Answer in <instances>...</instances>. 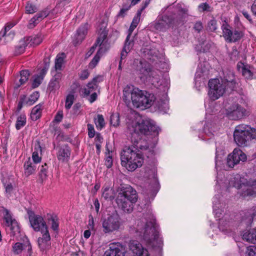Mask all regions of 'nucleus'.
Returning a JSON list of instances; mask_svg holds the SVG:
<instances>
[{
	"label": "nucleus",
	"mask_w": 256,
	"mask_h": 256,
	"mask_svg": "<svg viewBox=\"0 0 256 256\" xmlns=\"http://www.w3.org/2000/svg\"><path fill=\"white\" fill-rule=\"evenodd\" d=\"M203 25L201 22H196L194 26V30L198 32H200L203 29Z\"/></svg>",
	"instance_id": "obj_58"
},
{
	"label": "nucleus",
	"mask_w": 256,
	"mask_h": 256,
	"mask_svg": "<svg viewBox=\"0 0 256 256\" xmlns=\"http://www.w3.org/2000/svg\"><path fill=\"white\" fill-rule=\"evenodd\" d=\"M102 231L105 234H112L118 231L122 225L119 215L115 212L108 214L102 220Z\"/></svg>",
	"instance_id": "obj_11"
},
{
	"label": "nucleus",
	"mask_w": 256,
	"mask_h": 256,
	"mask_svg": "<svg viewBox=\"0 0 256 256\" xmlns=\"http://www.w3.org/2000/svg\"><path fill=\"white\" fill-rule=\"evenodd\" d=\"M129 248L133 256H148V250L137 240H130Z\"/></svg>",
	"instance_id": "obj_18"
},
{
	"label": "nucleus",
	"mask_w": 256,
	"mask_h": 256,
	"mask_svg": "<svg viewBox=\"0 0 256 256\" xmlns=\"http://www.w3.org/2000/svg\"><path fill=\"white\" fill-rule=\"evenodd\" d=\"M94 123L98 129L101 130L105 126L104 120L102 114H98L94 118Z\"/></svg>",
	"instance_id": "obj_39"
},
{
	"label": "nucleus",
	"mask_w": 256,
	"mask_h": 256,
	"mask_svg": "<svg viewBox=\"0 0 256 256\" xmlns=\"http://www.w3.org/2000/svg\"><path fill=\"white\" fill-rule=\"evenodd\" d=\"M28 214L30 226L34 231L38 232L48 227L41 216L36 214L32 211H28Z\"/></svg>",
	"instance_id": "obj_15"
},
{
	"label": "nucleus",
	"mask_w": 256,
	"mask_h": 256,
	"mask_svg": "<svg viewBox=\"0 0 256 256\" xmlns=\"http://www.w3.org/2000/svg\"><path fill=\"white\" fill-rule=\"evenodd\" d=\"M242 238L248 242L256 244V228H252L244 232Z\"/></svg>",
	"instance_id": "obj_24"
},
{
	"label": "nucleus",
	"mask_w": 256,
	"mask_h": 256,
	"mask_svg": "<svg viewBox=\"0 0 256 256\" xmlns=\"http://www.w3.org/2000/svg\"><path fill=\"white\" fill-rule=\"evenodd\" d=\"M136 74L142 82L151 83L155 87L162 85V72L158 70H152L148 64L140 61L136 68Z\"/></svg>",
	"instance_id": "obj_6"
},
{
	"label": "nucleus",
	"mask_w": 256,
	"mask_h": 256,
	"mask_svg": "<svg viewBox=\"0 0 256 256\" xmlns=\"http://www.w3.org/2000/svg\"><path fill=\"white\" fill-rule=\"evenodd\" d=\"M172 22V20L168 16H160L155 22L154 27L158 30L164 31L170 26Z\"/></svg>",
	"instance_id": "obj_19"
},
{
	"label": "nucleus",
	"mask_w": 256,
	"mask_h": 256,
	"mask_svg": "<svg viewBox=\"0 0 256 256\" xmlns=\"http://www.w3.org/2000/svg\"><path fill=\"white\" fill-rule=\"evenodd\" d=\"M88 228L90 230H94V220L92 216V215H90L88 216Z\"/></svg>",
	"instance_id": "obj_62"
},
{
	"label": "nucleus",
	"mask_w": 256,
	"mask_h": 256,
	"mask_svg": "<svg viewBox=\"0 0 256 256\" xmlns=\"http://www.w3.org/2000/svg\"><path fill=\"white\" fill-rule=\"evenodd\" d=\"M207 27L209 30L211 32L215 31L218 28V24L216 20L214 19L210 20L208 23Z\"/></svg>",
	"instance_id": "obj_48"
},
{
	"label": "nucleus",
	"mask_w": 256,
	"mask_h": 256,
	"mask_svg": "<svg viewBox=\"0 0 256 256\" xmlns=\"http://www.w3.org/2000/svg\"><path fill=\"white\" fill-rule=\"evenodd\" d=\"M138 200L136 191L131 186L124 188L116 197L118 206L124 212L130 213L133 210L134 204Z\"/></svg>",
	"instance_id": "obj_7"
},
{
	"label": "nucleus",
	"mask_w": 256,
	"mask_h": 256,
	"mask_svg": "<svg viewBox=\"0 0 256 256\" xmlns=\"http://www.w3.org/2000/svg\"><path fill=\"white\" fill-rule=\"evenodd\" d=\"M102 196L106 200H112L113 198L112 190L108 186L102 188Z\"/></svg>",
	"instance_id": "obj_43"
},
{
	"label": "nucleus",
	"mask_w": 256,
	"mask_h": 256,
	"mask_svg": "<svg viewBox=\"0 0 256 256\" xmlns=\"http://www.w3.org/2000/svg\"><path fill=\"white\" fill-rule=\"evenodd\" d=\"M110 124L114 126H116L120 124V117L118 114H112L110 116Z\"/></svg>",
	"instance_id": "obj_49"
},
{
	"label": "nucleus",
	"mask_w": 256,
	"mask_h": 256,
	"mask_svg": "<svg viewBox=\"0 0 256 256\" xmlns=\"http://www.w3.org/2000/svg\"><path fill=\"white\" fill-rule=\"evenodd\" d=\"M66 55L64 53L60 54L57 55L55 60L54 71H52V73H56L60 72L62 70V67L64 64Z\"/></svg>",
	"instance_id": "obj_25"
},
{
	"label": "nucleus",
	"mask_w": 256,
	"mask_h": 256,
	"mask_svg": "<svg viewBox=\"0 0 256 256\" xmlns=\"http://www.w3.org/2000/svg\"><path fill=\"white\" fill-rule=\"evenodd\" d=\"M212 204L214 213L216 218L219 220L218 228L220 230L227 233V231L231 230L233 222L230 220L228 215H224L220 218L224 212L225 204L220 202L219 197L216 195L213 198Z\"/></svg>",
	"instance_id": "obj_8"
},
{
	"label": "nucleus",
	"mask_w": 256,
	"mask_h": 256,
	"mask_svg": "<svg viewBox=\"0 0 256 256\" xmlns=\"http://www.w3.org/2000/svg\"><path fill=\"white\" fill-rule=\"evenodd\" d=\"M74 96L72 94H69L66 96V100L65 108L68 110L70 109L74 103Z\"/></svg>",
	"instance_id": "obj_47"
},
{
	"label": "nucleus",
	"mask_w": 256,
	"mask_h": 256,
	"mask_svg": "<svg viewBox=\"0 0 256 256\" xmlns=\"http://www.w3.org/2000/svg\"><path fill=\"white\" fill-rule=\"evenodd\" d=\"M126 124L131 134L132 145L126 146L122 150L120 154L121 164L128 171L133 172L140 167L144 162L143 158L138 149L147 150L149 148V144L142 140L140 134L156 136L158 134L159 128L152 120L144 119L136 113L128 116Z\"/></svg>",
	"instance_id": "obj_1"
},
{
	"label": "nucleus",
	"mask_w": 256,
	"mask_h": 256,
	"mask_svg": "<svg viewBox=\"0 0 256 256\" xmlns=\"http://www.w3.org/2000/svg\"><path fill=\"white\" fill-rule=\"evenodd\" d=\"M3 184H4L6 192L7 195V196H11V194L12 193L13 191V186L10 182H8V184L4 183V181H2Z\"/></svg>",
	"instance_id": "obj_51"
},
{
	"label": "nucleus",
	"mask_w": 256,
	"mask_h": 256,
	"mask_svg": "<svg viewBox=\"0 0 256 256\" xmlns=\"http://www.w3.org/2000/svg\"><path fill=\"white\" fill-rule=\"evenodd\" d=\"M42 114V105L39 104L36 106L32 110L30 114L31 118L34 120H36L39 118Z\"/></svg>",
	"instance_id": "obj_30"
},
{
	"label": "nucleus",
	"mask_w": 256,
	"mask_h": 256,
	"mask_svg": "<svg viewBox=\"0 0 256 256\" xmlns=\"http://www.w3.org/2000/svg\"><path fill=\"white\" fill-rule=\"evenodd\" d=\"M140 11H138L136 15L134 17L131 25L136 28L140 21Z\"/></svg>",
	"instance_id": "obj_55"
},
{
	"label": "nucleus",
	"mask_w": 256,
	"mask_h": 256,
	"mask_svg": "<svg viewBox=\"0 0 256 256\" xmlns=\"http://www.w3.org/2000/svg\"><path fill=\"white\" fill-rule=\"evenodd\" d=\"M134 228L138 234L142 237L149 246L160 248L162 240L159 236L158 226L156 222V219L152 214L148 217L138 220Z\"/></svg>",
	"instance_id": "obj_3"
},
{
	"label": "nucleus",
	"mask_w": 256,
	"mask_h": 256,
	"mask_svg": "<svg viewBox=\"0 0 256 256\" xmlns=\"http://www.w3.org/2000/svg\"><path fill=\"white\" fill-rule=\"evenodd\" d=\"M28 44L24 38L20 41L19 44L16 48L15 53L16 54H20L23 53L24 50Z\"/></svg>",
	"instance_id": "obj_35"
},
{
	"label": "nucleus",
	"mask_w": 256,
	"mask_h": 256,
	"mask_svg": "<svg viewBox=\"0 0 256 256\" xmlns=\"http://www.w3.org/2000/svg\"><path fill=\"white\" fill-rule=\"evenodd\" d=\"M89 72L88 70H82L80 74V78L82 80H85L88 78Z\"/></svg>",
	"instance_id": "obj_64"
},
{
	"label": "nucleus",
	"mask_w": 256,
	"mask_h": 256,
	"mask_svg": "<svg viewBox=\"0 0 256 256\" xmlns=\"http://www.w3.org/2000/svg\"><path fill=\"white\" fill-rule=\"evenodd\" d=\"M14 26V24H7L6 26L4 28V32H2V36L6 37H10L11 39H12L14 36V33L10 32L8 34H6V32L12 28Z\"/></svg>",
	"instance_id": "obj_45"
},
{
	"label": "nucleus",
	"mask_w": 256,
	"mask_h": 256,
	"mask_svg": "<svg viewBox=\"0 0 256 256\" xmlns=\"http://www.w3.org/2000/svg\"><path fill=\"white\" fill-rule=\"evenodd\" d=\"M242 186L246 187V190L242 193L243 197L256 196V180H248L244 178H241L239 174L230 176L228 179L225 180L224 182L222 180H218L216 188L227 190L230 187L240 188H242Z\"/></svg>",
	"instance_id": "obj_4"
},
{
	"label": "nucleus",
	"mask_w": 256,
	"mask_h": 256,
	"mask_svg": "<svg viewBox=\"0 0 256 256\" xmlns=\"http://www.w3.org/2000/svg\"><path fill=\"white\" fill-rule=\"evenodd\" d=\"M70 155V150L66 145L63 146L59 148L57 152V158L59 161L62 162H67Z\"/></svg>",
	"instance_id": "obj_21"
},
{
	"label": "nucleus",
	"mask_w": 256,
	"mask_h": 256,
	"mask_svg": "<svg viewBox=\"0 0 256 256\" xmlns=\"http://www.w3.org/2000/svg\"><path fill=\"white\" fill-rule=\"evenodd\" d=\"M26 96H24V95H23L22 96H20V100L18 103V110L19 111L20 110L22 107V106L24 104H26Z\"/></svg>",
	"instance_id": "obj_57"
},
{
	"label": "nucleus",
	"mask_w": 256,
	"mask_h": 256,
	"mask_svg": "<svg viewBox=\"0 0 256 256\" xmlns=\"http://www.w3.org/2000/svg\"><path fill=\"white\" fill-rule=\"evenodd\" d=\"M38 244L41 250H44L48 248L50 246V240L38 238Z\"/></svg>",
	"instance_id": "obj_32"
},
{
	"label": "nucleus",
	"mask_w": 256,
	"mask_h": 256,
	"mask_svg": "<svg viewBox=\"0 0 256 256\" xmlns=\"http://www.w3.org/2000/svg\"><path fill=\"white\" fill-rule=\"evenodd\" d=\"M24 39L26 41L28 45L34 46L42 42L43 40V36L42 34H39L34 36L26 38H24Z\"/></svg>",
	"instance_id": "obj_26"
},
{
	"label": "nucleus",
	"mask_w": 256,
	"mask_h": 256,
	"mask_svg": "<svg viewBox=\"0 0 256 256\" xmlns=\"http://www.w3.org/2000/svg\"><path fill=\"white\" fill-rule=\"evenodd\" d=\"M246 159L247 158L244 153L240 149L235 148L228 156L227 165L229 168H232L238 164L240 161L244 162Z\"/></svg>",
	"instance_id": "obj_14"
},
{
	"label": "nucleus",
	"mask_w": 256,
	"mask_h": 256,
	"mask_svg": "<svg viewBox=\"0 0 256 256\" xmlns=\"http://www.w3.org/2000/svg\"><path fill=\"white\" fill-rule=\"evenodd\" d=\"M207 74L208 72L206 68H202V64L199 65L196 73V80H198V78L205 76Z\"/></svg>",
	"instance_id": "obj_40"
},
{
	"label": "nucleus",
	"mask_w": 256,
	"mask_h": 256,
	"mask_svg": "<svg viewBox=\"0 0 256 256\" xmlns=\"http://www.w3.org/2000/svg\"><path fill=\"white\" fill-rule=\"evenodd\" d=\"M125 252L122 244L119 242L112 243L110 244L109 248L106 251L104 256H124Z\"/></svg>",
	"instance_id": "obj_17"
},
{
	"label": "nucleus",
	"mask_w": 256,
	"mask_h": 256,
	"mask_svg": "<svg viewBox=\"0 0 256 256\" xmlns=\"http://www.w3.org/2000/svg\"><path fill=\"white\" fill-rule=\"evenodd\" d=\"M150 178L152 180L153 188H156L158 186V180L156 177V171L154 168L151 169L148 172Z\"/></svg>",
	"instance_id": "obj_38"
},
{
	"label": "nucleus",
	"mask_w": 256,
	"mask_h": 256,
	"mask_svg": "<svg viewBox=\"0 0 256 256\" xmlns=\"http://www.w3.org/2000/svg\"><path fill=\"white\" fill-rule=\"evenodd\" d=\"M198 10L200 12H204V11L210 12V7L206 2L200 4L198 6Z\"/></svg>",
	"instance_id": "obj_53"
},
{
	"label": "nucleus",
	"mask_w": 256,
	"mask_h": 256,
	"mask_svg": "<svg viewBox=\"0 0 256 256\" xmlns=\"http://www.w3.org/2000/svg\"><path fill=\"white\" fill-rule=\"evenodd\" d=\"M246 256H256V247L254 246L247 247Z\"/></svg>",
	"instance_id": "obj_50"
},
{
	"label": "nucleus",
	"mask_w": 256,
	"mask_h": 256,
	"mask_svg": "<svg viewBox=\"0 0 256 256\" xmlns=\"http://www.w3.org/2000/svg\"><path fill=\"white\" fill-rule=\"evenodd\" d=\"M96 78H94L93 80L88 83L86 88L84 89V94L86 96L89 95L94 90H96L97 88Z\"/></svg>",
	"instance_id": "obj_31"
},
{
	"label": "nucleus",
	"mask_w": 256,
	"mask_h": 256,
	"mask_svg": "<svg viewBox=\"0 0 256 256\" xmlns=\"http://www.w3.org/2000/svg\"><path fill=\"white\" fill-rule=\"evenodd\" d=\"M239 70H240L243 76L247 79H252L253 78L254 74L250 70L248 66H244L242 63L238 64Z\"/></svg>",
	"instance_id": "obj_27"
},
{
	"label": "nucleus",
	"mask_w": 256,
	"mask_h": 256,
	"mask_svg": "<svg viewBox=\"0 0 256 256\" xmlns=\"http://www.w3.org/2000/svg\"><path fill=\"white\" fill-rule=\"evenodd\" d=\"M132 42H128V40L126 41L123 50L121 52L120 60H122V61L123 59H124L126 57L128 52L130 51V49L132 47Z\"/></svg>",
	"instance_id": "obj_36"
},
{
	"label": "nucleus",
	"mask_w": 256,
	"mask_h": 256,
	"mask_svg": "<svg viewBox=\"0 0 256 256\" xmlns=\"http://www.w3.org/2000/svg\"><path fill=\"white\" fill-rule=\"evenodd\" d=\"M50 220L52 222L51 228L54 231H57L58 229V222L57 218L52 216Z\"/></svg>",
	"instance_id": "obj_52"
},
{
	"label": "nucleus",
	"mask_w": 256,
	"mask_h": 256,
	"mask_svg": "<svg viewBox=\"0 0 256 256\" xmlns=\"http://www.w3.org/2000/svg\"><path fill=\"white\" fill-rule=\"evenodd\" d=\"M4 218L12 235L14 236L20 232V228L17 222L14 220L12 219L11 214L6 209H4Z\"/></svg>",
	"instance_id": "obj_16"
},
{
	"label": "nucleus",
	"mask_w": 256,
	"mask_h": 256,
	"mask_svg": "<svg viewBox=\"0 0 256 256\" xmlns=\"http://www.w3.org/2000/svg\"><path fill=\"white\" fill-rule=\"evenodd\" d=\"M88 130L89 137L91 138L94 137L95 131L94 126L92 124H88Z\"/></svg>",
	"instance_id": "obj_59"
},
{
	"label": "nucleus",
	"mask_w": 256,
	"mask_h": 256,
	"mask_svg": "<svg viewBox=\"0 0 256 256\" xmlns=\"http://www.w3.org/2000/svg\"><path fill=\"white\" fill-rule=\"evenodd\" d=\"M47 70L48 68H42L40 70V74H38L34 77L32 82V87L34 88L38 86L42 83L44 77L46 73Z\"/></svg>",
	"instance_id": "obj_28"
},
{
	"label": "nucleus",
	"mask_w": 256,
	"mask_h": 256,
	"mask_svg": "<svg viewBox=\"0 0 256 256\" xmlns=\"http://www.w3.org/2000/svg\"><path fill=\"white\" fill-rule=\"evenodd\" d=\"M46 16L47 14L46 12L38 14L30 20L28 25V28H34L38 22L44 18L46 17Z\"/></svg>",
	"instance_id": "obj_29"
},
{
	"label": "nucleus",
	"mask_w": 256,
	"mask_h": 256,
	"mask_svg": "<svg viewBox=\"0 0 256 256\" xmlns=\"http://www.w3.org/2000/svg\"><path fill=\"white\" fill-rule=\"evenodd\" d=\"M122 100L128 106L132 103L136 108L144 110L150 108L155 102L161 112L166 113L168 109V100L164 99L156 102L154 95L133 86H126L123 90Z\"/></svg>",
	"instance_id": "obj_2"
},
{
	"label": "nucleus",
	"mask_w": 256,
	"mask_h": 256,
	"mask_svg": "<svg viewBox=\"0 0 256 256\" xmlns=\"http://www.w3.org/2000/svg\"><path fill=\"white\" fill-rule=\"evenodd\" d=\"M39 232H40L41 233V236H39L38 238H46V239H51L48 227L41 230Z\"/></svg>",
	"instance_id": "obj_54"
},
{
	"label": "nucleus",
	"mask_w": 256,
	"mask_h": 256,
	"mask_svg": "<svg viewBox=\"0 0 256 256\" xmlns=\"http://www.w3.org/2000/svg\"><path fill=\"white\" fill-rule=\"evenodd\" d=\"M235 142L239 146H246L252 139H256V130L248 125L236 126L234 132Z\"/></svg>",
	"instance_id": "obj_9"
},
{
	"label": "nucleus",
	"mask_w": 256,
	"mask_h": 256,
	"mask_svg": "<svg viewBox=\"0 0 256 256\" xmlns=\"http://www.w3.org/2000/svg\"><path fill=\"white\" fill-rule=\"evenodd\" d=\"M230 77L226 78L224 81H220L218 78L212 79L209 81L208 94L212 100H216L222 96L228 87L230 90L234 88V75L232 72H230Z\"/></svg>",
	"instance_id": "obj_5"
},
{
	"label": "nucleus",
	"mask_w": 256,
	"mask_h": 256,
	"mask_svg": "<svg viewBox=\"0 0 256 256\" xmlns=\"http://www.w3.org/2000/svg\"><path fill=\"white\" fill-rule=\"evenodd\" d=\"M38 10L36 6L28 2L26 6V12L27 14H32L36 12Z\"/></svg>",
	"instance_id": "obj_46"
},
{
	"label": "nucleus",
	"mask_w": 256,
	"mask_h": 256,
	"mask_svg": "<svg viewBox=\"0 0 256 256\" xmlns=\"http://www.w3.org/2000/svg\"><path fill=\"white\" fill-rule=\"evenodd\" d=\"M24 175L26 176H28L36 172V164L32 162L30 158H28V160L24 163Z\"/></svg>",
	"instance_id": "obj_23"
},
{
	"label": "nucleus",
	"mask_w": 256,
	"mask_h": 256,
	"mask_svg": "<svg viewBox=\"0 0 256 256\" xmlns=\"http://www.w3.org/2000/svg\"><path fill=\"white\" fill-rule=\"evenodd\" d=\"M35 149L36 150L34 151L32 154V159L34 163L36 164L40 162L41 160V157L39 156L38 152H41L42 148L39 144L35 146Z\"/></svg>",
	"instance_id": "obj_33"
},
{
	"label": "nucleus",
	"mask_w": 256,
	"mask_h": 256,
	"mask_svg": "<svg viewBox=\"0 0 256 256\" xmlns=\"http://www.w3.org/2000/svg\"><path fill=\"white\" fill-rule=\"evenodd\" d=\"M63 118V113L62 111H58L55 116L54 120L57 122H59L62 121Z\"/></svg>",
	"instance_id": "obj_61"
},
{
	"label": "nucleus",
	"mask_w": 256,
	"mask_h": 256,
	"mask_svg": "<svg viewBox=\"0 0 256 256\" xmlns=\"http://www.w3.org/2000/svg\"><path fill=\"white\" fill-rule=\"evenodd\" d=\"M106 23L102 22V26L100 28V34L97 39V44H96V46L98 44H100V48H98L96 55L89 64L90 68H92L96 66L102 54L106 52L110 48L109 44L106 40L108 33L106 30Z\"/></svg>",
	"instance_id": "obj_10"
},
{
	"label": "nucleus",
	"mask_w": 256,
	"mask_h": 256,
	"mask_svg": "<svg viewBox=\"0 0 256 256\" xmlns=\"http://www.w3.org/2000/svg\"><path fill=\"white\" fill-rule=\"evenodd\" d=\"M88 25L86 23L82 25L76 30V34L73 38V42L75 45L78 44L82 42L88 33Z\"/></svg>",
	"instance_id": "obj_20"
},
{
	"label": "nucleus",
	"mask_w": 256,
	"mask_h": 256,
	"mask_svg": "<svg viewBox=\"0 0 256 256\" xmlns=\"http://www.w3.org/2000/svg\"><path fill=\"white\" fill-rule=\"evenodd\" d=\"M212 44L210 42L204 41L201 45V48L203 52H206L212 46Z\"/></svg>",
	"instance_id": "obj_56"
},
{
	"label": "nucleus",
	"mask_w": 256,
	"mask_h": 256,
	"mask_svg": "<svg viewBox=\"0 0 256 256\" xmlns=\"http://www.w3.org/2000/svg\"><path fill=\"white\" fill-rule=\"evenodd\" d=\"M24 249V246L20 242H16L12 246V251L15 254H20Z\"/></svg>",
	"instance_id": "obj_41"
},
{
	"label": "nucleus",
	"mask_w": 256,
	"mask_h": 256,
	"mask_svg": "<svg viewBox=\"0 0 256 256\" xmlns=\"http://www.w3.org/2000/svg\"><path fill=\"white\" fill-rule=\"evenodd\" d=\"M248 114V112L238 103L234 102L226 108V114L228 118L238 120Z\"/></svg>",
	"instance_id": "obj_12"
},
{
	"label": "nucleus",
	"mask_w": 256,
	"mask_h": 256,
	"mask_svg": "<svg viewBox=\"0 0 256 256\" xmlns=\"http://www.w3.org/2000/svg\"><path fill=\"white\" fill-rule=\"evenodd\" d=\"M26 122V116L24 114H20L18 118L16 124V128L19 130L24 126Z\"/></svg>",
	"instance_id": "obj_34"
},
{
	"label": "nucleus",
	"mask_w": 256,
	"mask_h": 256,
	"mask_svg": "<svg viewBox=\"0 0 256 256\" xmlns=\"http://www.w3.org/2000/svg\"><path fill=\"white\" fill-rule=\"evenodd\" d=\"M52 74H54V76L50 80L48 86V89L51 92L55 91L59 88L60 81L62 78V74L60 72Z\"/></svg>",
	"instance_id": "obj_22"
},
{
	"label": "nucleus",
	"mask_w": 256,
	"mask_h": 256,
	"mask_svg": "<svg viewBox=\"0 0 256 256\" xmlns=\"http://www.w3.org/2000/svg\"><path fill=\"white\" fill-rule=\"evenodd\" d=\"M105 165L108 168H110L112 165V159L111 156H108L105 160Z\"/></svg>",
	"instance_id": "obj_60"
},
{
	"label": "nucleus",
	"mask_w": 256,
	"mask_h": 256,
	"mask_svg": "<svg viewBox=\"0 0 256 256\" xmlns=\"http://www.w3.org/2000/svg\"><path fill=\"white\" fill-rule=\"evenodd\" d=\"M96 44L97 40L96 41V42L90 48V50L87 52L86 56H90L92 54L95 50V48H96V47L98 46V48H100V44H98L96 46Z\"/></svg>",
	"instance_id": "obj_63"
},
{
	"label": "nucleus",
	"mask_w": 256,
	"mask_h": 256,
	"mask_svg": "<svg viewBox=\"0 0 256 256\" xmlns=\"http://www.w3.org/2000/svg\"><path fill=\"white\" fill-rule=\"evenodd\" d=\"M29 76L30 73L28 70H22L20 73V84H18V86H20L21 84H22L24 83H25L28 80Z\"/></svg>",
	"instance_id": "obj_42"
},
{
	"label": "nucleus",
	"mask_w": 256,
	"mask_h": 256,
	"mask_svg": "<svg viewBox=\"0 0 256 256\" xmlns=\"http://www.w3.org/2000/svg\"><path fill=\"white\" fill-rule=\"evenodd\" d=\"M40 97V94L38 92H34L28 98L26 97V105L30 106L32 105L34 102L37 101Z\"/></svg>",
	"instance_id": "obj_37"
},
{
	"label": "nucleus",
	"mask_w": 256,
	"mask_h": 256,
	"mask_svg": "<svg viewBox=\"0 0 256 256\" xmlns=\"http://www.w3.org/2000/svg\"><path fill=\"white\" fill-rule=\"evenodd\" d=\"M223 36L227 42H236L240 40L243 36V33L240 30L232 31L230 26L226 24H224L222 26Z\"/></svg>",
	"instance_id": "obj_13"
},
{
	"label": "nucleus",
	"mask_w": 256,
	"mask_h": 256,
	"mask_svg": "<svg viewBox=\"0 0 256 256\" xmlns=\"http://www.w3.org/2000/svg\"><path fill=\"white\" fill-rule=\"evenodd\" d=\"M214 125L212 122H208L204 126V132L208 136L213 135V132H214L213 128Z\"/></svg>",
	"instance_id": "obj_44"
}]
</instances>
